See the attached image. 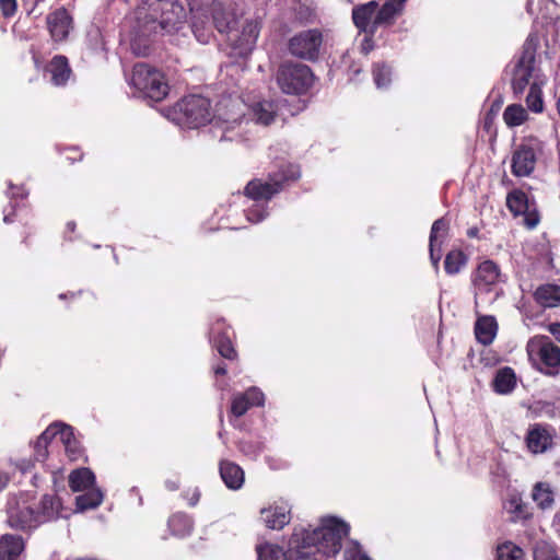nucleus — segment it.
<instances>
[{"mask_svg":"<svg viewBox=\"0 0 560 560\" xmlns=\"http://www.w3.org/2000/svg\"><path fill=\"white\" fill-rule=\"evenodd\" d=\"M77 223L74 221H68L65 228V238L69 242L75 240Z\"/></svg>","mask_w":560,"mask_h":560,"instance_id":"49","label":"nucleus"},{"mask_svg":"<svg viewBox=\"0 0 560 560\" xmlns=\"http://www.w3.org/2000/svg\"><path fill=\"white\" fill-rule=\"evenodd\" d=\"M5 483H7V478L0 476V490L5 486Z\"/></svg>","mask_w":560,"mask_h":560,"instance_id":"59","label":"nucleus"},{"mask_svg":"<svg viewBox=\"0 0 560 560\" xmlns=\"http://www.w3.org/2000/svg\"><path fill=\"white\" fill-rule=\"evenodd\" d=\"M46 25L51 39L62 43L73 28V18L65 7H60L47 14Z\"/></svg>","mask_w":560,"mask_h":560,"instance_id":"14","label":"nucleus"},{"mask_svg":"<svg viewBox=\"0 0 560 560\" xmlns=\"http://www.w3.org/2000/svg\"><path fill=\"white\" fill-rule=\"evenodd\" d=\"M499 394H509L514 387H494Z\"/></svg>","mask_w":560,"mask_h":560,"instance_id":"54","label":"nucleus"},{"mask_svg":"<svg viewBox=\"0 0 560 560\" xmlns=\"http://www.w3.org/2000/svg\"><path fill=\"white\" fill-rule=\"evenodd\" d=\"M526 441L532 452L541 453L547 448L550 442V435L545 429L536 427L528 432Z\"/></svg>","mask_w":560,"mask_h":560,"instance_id":"29","label":"nucleus"},{"mask_svg":"<svg viewBox=\"0 0 560 560\" xmlns=\"http://www.w3.org/2000/svg\"><path fill=\"white\" fill-rule=\"evenodd\" d=\"M474 331L479 343L483 346L491 345L498 331L495 317L491 315L479 316L475 323Z\"/></svg>","mask_w":560,"mask_h":560,"instance_id":"21","label":"nucleus"},{"mask_svg":"<svg viewBox=\"0 0 560 560\" xmlns=\"http://www.w3.org/2000/svg\"><path fill=\"white\" fill-rule=\"evenodd\" d=\"M406 1L387 0L381 8L378 7L374 16V24H376L377 28L393 25L396 19L402 14Z\"/></svg>","mask_w":560,"mask_h":560,"instance_id":"18","label":"nucleus"},{"mask_svg":"<svg viewBox=\"0 0 560 560\" xmlns=\"http://www.w3.org/2000/svg\"><path fill=\"white\" fill-rule=\"evenodd\" d=\"M268 215L267 208L261 206H253L252 208L247 209L246 217L248 221L253 223H258L262 221Z\"/></svg>","mask_w":560,"mask_h":560,"instance_id":"45","label":"nucleus"},{"mask_svg":"<svg viewBox=\"0 0 560 560\" xmlns=\"http://www.w3.org/2000/svg\"><path fill=\"white\" fill-rule=\"evenodd\" d=\"M548 331L560 342V322L550 323L547 326Z\"/></svg>","mask_w":560,"mask_h":560,"instance_id":"50","label":"nucleus"},{"mask_svg":"<svg viewBox=\"0 0 560 560\" xmlns=\"http://www.w3.org/2000/svg\"><path fill=\"white\" fill-rule=\"evenodd\" d=\"M173 114L178 125L189 129L199 128L212 119L211 103L201 95H187L175 104Z\"/></svg>","mask_w":560,"mask_h":560,"instance_id":"4","label":"nucleus"},{"mask_svg":"<svg viewBox=\"0 0 560 560\" xmlns=\"http://www.w3.org/2000/svg\"><path fill=\"white\" fill-rule=\"evenodd\" d=\"M266 525L271 529H281L290 522L289 513L276 510L265 518Z\"/></svg>","mask_w":560,"mask_h":560,"instance_id":"40","label":"nucleus"},{"mask_svg":"<svg viewBox=\"0 0 560 560\" xmlns=\"http://www.w3.org/2000/svg\"><path fill=\"white\" fill-rule=\"evenodd\" d=\"M535 560H560L555 549L547 544H542L536 547L534 551Z\"/></svg>","mask_w":560,"mask_h":560,"instance_id":"42","label":"nucleus"},{"mask_svg":"<svg viewBox=\"0 0 560 560\" xmlns=\"http://www.w3.org/2000/svg\"><path fill=\"white\" fill-rule=\"evenodd\" d=\"M173 9H177L180 13L184 11V8L178 3H173Z\"/></svg>","mask_w":560,"mask_h":560,"instance_id":"61","label":"nucleus"},{"mask_svg":"<svg viewBox=\"0 0 560 560\" xmlns=\"http://www.w3.org/2000/svg\"><path fill=\"white\" fill-rule=\"evenodd\" d=\"M0 10L4 18H12L18 10L16 0H0Z\"/></svg>","mask_w":560,"mask_h":560,"instance_id":"47","label":"nucleus"},{"mask_svg":"<svg viewBox=\"0 0 560 560\" xmlns=\"http://www.w3.org/2000/svg\"><path fill=\"white\" fill-rule=\"evenodd\" d=\"M264 394L257 387H249L244 394L234 398L231 411L236 417H242L252 406L264 404Z\"/></svg>","mask_w":560,"mask_h":560,"instance_id":"20","label":"nucleus"},{"mask_svg":"<svg viewBox=\"0 0 560 560\" xmlns=\"http://www.w3.org/2000/svg\"><path fill=\"white\" fill-rule=\"evenodd\" d=\"M191 28L195 34V36L198 38V40H201V38L205 36V30L206 25L209 20V9L199 7V8H191Z\"/></svg>","mask_w":560,"mask_h":560,"instance_id":"31","label":"nucleus"},{"mask_svg":"<svg viewBox=\"0 0 560 560\" xmlns=\"http://www.w3.org/2000/svg\"><path fill=\"white\" fill-rule=\"evenodd\" d=\"M468 256L462 249L450 250L444 259V270L448 276H455L466 267Z\"/></svg>","mask_w":560,"mask_h":560,"instance_id":"26","label":"nucleus"},{"mask_svg":"<svg viewBox=\"0 0 560 560\" xmlns=\"http://www.w3.org/2000/svg\"><path fill=\"white\" fill-rule=\"evenodd\" d=\"M450 222L444 217L435 220L431 226L429 242L431 246H439V252L448 235Z\"/></svg>","mask_w":560,"mask_h":560,"instance_id":"30","label":"nucleus"},{"mask_svg":"<svg viewBox=\"0 0 560 560\" xmlns=\"http://www.w3.org/2000/svg\"><path fill=\"white\" fill-rule=\"evenodd\" d=\"M527 119L528 113L521 104L508 105L503 112V120L510 128L518 127Z\"/></svg>","mask_w":560,"mask_h":560,"instance_id":"28","label":"nucleus"},{"mask_svg":"<svg viewBox=\"0 0 560 560\" xmlns=\"http://www.w3.org/2000/svg\"><path fill=\"white\" fill-rule=\"evenodd\" d=\"M258 560H284L283 550L275 545H264L257 547Z\"/></svg>","mask_w":560,"mask_h":560,"instance_id":"39","label":"nucleus"},{"mask_svg":"<svg viewBox=\"0 0 560 560\" xmlns=\"http://www.w3.org/2000/svg\"><path fill=\"white\" fill-rule=\"evenodd\" d=\"M32 234V231L31 229H28L26 232H25V235L23 237V243H26L27 242V238L31 236Z\"/></svg>","mask_w":560,"mask_h":560,"instance_id":"57","label":"nucleus"},{"mask_svg":"<svg viewBox=\"0 0 560 560\" xmlns=\"http://www.w3.org/2000/svg\"><path fill=\"white\" fill-rule=\"evenodd\" d=\"M558 110H559V114H560V96H559V100H558Z\"/></svg>","mask_w":560,"mask_h":560,"instance_id":"63","label":"nucleus"},{"mask_svg":"<svg viewBox=\"0 0 560 560\" xmlns=\"http://www.w3.org/2000/svg\"><path fill=\"white\" fill-rule=\"evenodd\" d=\"M542 154V142L536 137H524L511 152V173L515 177H530Z\"/></svg>","mask_w":560,"mask_h":560,"instance_id":"6","label":"nucleus"},{"mask_svg":"<svg viewBox=\"0 0 560 560\" xmlns=\"http://www.w3.org/2000/svg\"><path fill=\"white\" fill-rule=\"evenodd\" d=\"M94 481V474L89 468H79L69 475V486L74 492L88 489Z\"/></svg>","mask_w":560,"mask_h":560,"instance_id":"27","label":"nucleus"},{"mask_svg":"<svg viewBox=\"0 0 560 560\" xmlns=\"http://www.w3.org/2000/svg\"><path fill=\"white\" fill-rule=\"evenodd\" d=\"M515 512L522 513V505L521 504H515Z\"/></svg>","mask_w":560,"mask_h":560,"instance_id":"62","label":"nucleus"},{"mask_svg":"<svg viewBox=\"0 0 560 560\" xmlns=\"http://www.w3.org/2000/svg\"><path fill=\"white\" fill-rule=\"evenodd\" d=\"M538 47V37L530 34L523 44L521 56L513 69L511 85L514 94H522L528 85L530 86V79L538 77L539 68L536 60Z\"/></svg>","mask_w":560,"mask_h":560,"instance_id":"5","label":"nucleus"},{"mask_svg":"<svg viewBox=\"0 0 560 560\" xmlns=\"http://www.w3.org/2000/svg\"><path fill=\"white\" fill-rule=\"evenodd\" d=\"M348 532L346 523L330 520L327 525L314 530L313 542L318 544L324 552L336 555L341 549V540Z\"/></svg>","mask_w":560,"mask_h":560,"instance_id":"12","label":"nucleus"},{"mask_svg":"<svg viewBox=\"0 0 560 560\" xmlns=\"http://www.w3.org/2000/svg\"><path fill=\"white\" fill-rule=\"evenodd\" d=\"M23 549L24 544L20 536L7 534L0 538V560H16Z\"/></svg>","mask_w":560,"mask_h":560,"instance_id":"24","label":"nucleus"},{"mask_svg":"<svg viewBox=\"0 0 560 560\" xmlns=\"http://www.w3.org/2000/svg\"><path fill=\"white\" fill-rule=\"evenodd\" d=\"M209 341L223 359L231 362L238 360V352L235 348V332L224 318H217L211 324Z\"/></svg>","mask_w":560,"mask_h":560,"instance_id":"9","label":"nucleus"},{"mask_svg":"<svg viewBox=\"0 0 560 560\" xmlns=\"http://www.w3.org/2000/svg\"><path fill=\"white\" fill-rule=\"evenodd\" d=\"M102 500L103 493L100 490H91L84 494L77 497V509L79 511L94 509L101 504Z\"/></svg>","mask_w":560,"mask_h":560,"instance_id":"33","label":"nucleus"},{"mask_svg":"<svg viewBox=\"0 0 560 560\" xmlns=\"http://www.w3.org/2000/svg\"><path fill=\"white\" fill-rule=\"evenodd\" d=\"M429 252L431 262L433 267L438 269L441 260V250L439 252V246H431V243L429 242Z\"/></svg>","mask_w":560,"mask_h":560,"instance_id":"48","label":"nucleus"},{"mask_svg":"<svg viewBox=\"0 0 560 560\" xmlns=\"http://www.w3.org/2000/svg\"><path fill=\"white\" fill-rule=\"evenodd\" d=\"M13 214H14V210H13L12 212H10V213L4 214V217H3V221H4L5 223H11V222H13V219H12V215H13Z\"/></svg>","mask_w":560,"mask_h":560,"instance_id":"56","label":"nucleus"},{"mask_svg":"<svg viewBox=\"0 0 560 560\" xmlns=\"http://www.w3.org/2000/svg\"><path fill=\"white\" fill-rule=\"evenodd\" d=\"M373 79L377 88L387 86L390 82V68L384 62L374 63Z\"/></svg>","mask_w":560,"mask_h":560,"instance_id":"37","label":"nucleus"},{"mask_svg":"<svg viewBox=\"0 0 560 560\" xmlns=\"http://www.w3.org/2000/svg\"><path fill=\"white\" fill-rule=\"evenodd\" d=\"M523 550L510 541L498 546L497 549L498 560H523Z\"/></svg>","mask_w":560,"mask_h":560,"instance_id":"35","label":"nucleus"},{"mask_svg":"<svg viewBox=\"0 0 560 560\" xmlns=\"http://www.w3.org/2000/svg\"><path fill=\"white\" fill-rule=\"evenodd\" d=\"M276 82L284 94L304 95L313 88L315 74L307 65L284 61L277 69Z\"/></svg>","mask_w":560,"mask_h":560,"instance_id":"3","label":"nucleus"},{"mask_svg":"<svg viewBox=\"0 0 560 560\" xmlns=\"http://www.w3.org/2000/svg\"><path fill=\"white\" fill-rule=\"evenodd\" d=\"M35 448L37 450L38 453L42 452V454L44 453V446L43 444H37V442L35 443Z\"/></svg>","mask_w":560,"mask_h":560,"instance_id":"58","label":"nucleus"},{"mask_svg":"<svg viewBox=\"0 0 560 560\" xmlns=\"http://www.w3.org/2000/svg\"><path fill=\"white\" fill-rule=\"evenodd\" d=\"M58 434L67 447H70L72 442H75L72 428L66 423L58 422Z\"/></svg>","mask_w":560,"mask_h":560,"instance_id":"44","label":"nucleus"},{"mask_svg":"<svg viewBox=\"0 0 560 560\" xmlns=\"http://www.w3.org/2000/svg\"><path fill=\"white\" fill-rule=\"evenodd\" d=\"M478 234H479V229L476 226L467 230V236L469 238H476V237H478Z\"/></svg>","mask_w":560,"mask_h":560,"instance_id":"53","label":"nucleus"},{"mask_svg":"<svg viewBox=\"0 0 560 560\" xmlns=\"http://www.w3.org/2000/svg\"><path fill=\"white\" fill-rule=\"evenodd\" d=\"M373 36H370L368 35L364 40H363V44H362V48L363 50L368 54L370 49L373 48V39H372Z\"/></svg>","mask_w":560,"mask_h":560,"instance_id":"51","label":"nucleus"},{"mask_svg":"<svg viewBox=\"0 0 560 560\" xmlns=\"http://www.w3.org/2000/svg\"><path fill=\"white\" fill-rule=\"evenodd\" d=\"M215 30L221 34H230L238 23L235 2L233 0H212L208 5Z\"/></svg>","mask_w":560,"mask_h":560,"instance_id":"13","label":"nucleus"},{"mask_svg":"<svg viewBox=\"0 0 560 560\" xmlns=\"http://www.w3.org/2000/svg\"><path fill=\"white\" fill-rule=\"evenodd\" d=\"M353 560H371V559L365 553H362V552L358 551L353 556Z\"/></svg>","mask_w":560,"mask_h":560,"instance_id":"55","label":"nucleus"},{"mask_svg":"<svg viewBox=\"0 0 560 560\" xmlns=\"http://www.w3.org/2000/svg\"><path fill=\"white\" fill-rule=\"evenodd\" d=\"M527 352L546 375L560 373V348L546 335H536L527 342Z\"/></svg>","mask_w":560,"mask_h":560,"instance_id":"7","label":"nucleus"},{"mask_svg":"<svg viewBox=\"0 0 560 560\" xmlns=\"http://www.w3.org/2000/svg\"><path fill=\"white\" fill-rule=\"evenodd\" d=\"M278 114V106L272 101H260L250 106V116L255 122L262 126L272 124Z\"/></svg>","mask_w":560,"mask_h":560,"instance_id":"23","label":"nucleus"},{"mask_svg":"<svg viewBox=\"0 0 560 560\" xmlns=\"http://www.w3.org/2000/svg\"><path fill=\"white\" fill-rule=\"evenodd\" d=\"M46 70L50 74L51 84L55 86H65L72 74L69 60L63 55L54 56L48 62Z\"/></svg>","mask_w":560,"mask_h":560,"instance_id":"17","label":"nucleus"},{"mask_svg":"<svg viewBox=\"0 0 560 560\" xmlns=\"http://www.w3.org/2000/svg\"><path fill=\"white\" fill-rule=\"evenodd\" d=\"M58 434V422L49 425L45 432L37 439V444H43L44 453L39 454L42 457L46 456V448L48 443Z\"/></svg>","mask_w":560,"mask_h":560,"instance_id":"43","label":"nucleus"},{"mask_svg":"<svg viewBox=\"0 0 560 560\" xmlns=\"http://www.w3.org/2000/svg\"><path fill=\"white\" fill-rule=\"evenodd\" d=\"M500 278L499 265L491 259H486L477 266L472 275V283L479 291L489 292L500 282Z\"/></svg>","mask_w":560,"mask_h":560,"instance_id":"15","label":"nucleus"},{"mask_svg":"<svg viewBox=\"0 0 560 560\" xmlns=\"http://www.w3.org/2000/svg\"><path fill=\"white\" fill-rule=\"evenodd\" d=\"M220 474L225 485L231 489H238L244 482L243 470L233 463H221Z\"/></svg>","mask_w":560,"mask_h":560,"instance_id":"25","label":"nucleus"},{"mask_svg":"<svg viewBox=\"0 0 560 560\" xmlns=\"http://www.w3.org/2000/svg\"><path fill=\"white\" fill-rule=\"evenodd\" d=\"M11 527L16 529H28L40 523V515L31 506L11 510L8 518Z\"/></svg>","mask_w":560,"mask_h":560,"instance_id":"19","label":"nucleus"},{"mask_svg":"<svg viewBox=\"0 0 560 560\" xmlns=\"http://www.w3.org/2000/svg\"><path fill=\"white\" fill-rule=\"evenodd\" d=\"M533 499L541 509L548 508L553 501L551 491L548 488H544L542 483L535 486Z\"/></svg>","mask_w":560,"mask_h":560,"instance_id":"41","label":"nucleus"},{"mask_svg":"<svg viewBox=\"0 0 560 560\" xmlns=\"http://www.w3.org/2000/svg\"><path fill=\"white\" fill-rule=\"evenodd\" d=\"M535 302L544 308L560 306V287L553 283L540 284L533 293Z\"/></svg>","mask_w":560,"mask_h":560,"instance_id":"22","label":"nucleus"},{"mask_svg":"<svg viewBox=\"0 0 560 560\" xmlns=\"http://www.w3.org/2000/svg\"><path fill=\"white\" fill-rule=\"evenodd\" d=\"M260 28L261 23L256 19H252L245 21L241 32H238L235 26L234 31H231V33L226 35L228 42L236 55L240 57H246L253 51L260 33Z\"/></svg>","mask_w":560,"mask_h":560,"instance_id":"11","label":"nucleus"},{"mask_svg":"<svg viewBox=\"0 0 560 560\" xmlns=\"http://www.w3.org/2000/svg\"><path fill=\"white\" fill-rule=\"evenodd\" d=\"M45 1L46 0H34V7L31 12H33L38 4L44 3Z\"/></svg>","mask_w":560,"mask_h":560,"instance_id":"60","label":"nucleus"},{"mask_svg":"<svg viewBox=\"0 0 560 560\" xmlns=\"http://www.w3.org/2000/svg\"><path fill=\"white\" fill-rule=\"evenodd\" d=\"M516 382L514 370L510 366H503L495 372L491 385H516Z\"/></svg>","mask_w":560,"mask_h":560,"instance_id":"38","label":"nucleus"},{"mask_svg":"<svg viewBox=\"0 0 560 560\" xmlns=\"http://www.w3.org/2000/svg\"><path fill=\"white\" fill-rule=\"evenodd\" d=\"M131 86L152 102H162L170 92L165 74L147 62H137L132 68Z\"/></svg>","mask_w":560,"mask_h":560,"instance_id":"2","label":"nucleus"},{"mask_svg":"<svg viewBox=\"0 0 560 560\" xmlns=\"http://www.w3.org/2000/svg\"><path fill=\"white\" fill-rule=\"evenodd\" d=\"M60 502L54 497L44 495L40 501V510L36 511L40 515V523L52 520L59 515Z\"/></svg>","mask_w":560,"mask_h":560,"instance_id":"32","label":"nucleus"},{"mask_svg":"<svg viewBox=\"0 0 560 560\" xmlns=\"http://www.w3.org/2000/svg\"><path fill=\"white\" fill-rule=\"evenodd\" d=\"M324 35L319 28L301 31L288 42L289 52L302 60L316 61L320 55Z\"/></svg>","mask_w":560,"mask_h":560,"instance_id":"8","label":"nucleus"},{"mask_svg":"<svg viewBox=\"0 0 560 560\" xmlns=\"http://www.w3.org/2000/svg\"><path fill=\"white\" fill-rule=\"evenodd\" d=\"M526 105L534 113H541L544 109L542 92L537 82H533L526 96Z\"/></svg>","mask_w":560,"mask_h":560,"instance_id":"34","label":"nucleus"},{"mask_svg":"<svg viewBox=\"0 0 560 560\" xmlns=\"http://www.w3.org/2000/svg\"><path fill=\"white\" fill-rule=\"evenodd\" d=\"M213 373L218 375H225L226 374V366L223 363H219L215 366H213Z\"/></svg>","mask_w":560,"mask_h":560,"instance_id":"52","label":"nucleus"},{"mask_svg":"<svg viewBox=\"0 0 560 560\" xmlns=\"http://www.w3.org/2000/svg\"><path fill=\"white\" fill-rule=\"evenodd\" d=\"M85 298V300L88 302H92V301H95L96 300V296L94 293L90 292V291H84V290H79L77 292H73V291H69L67 293H61L59 294V299L61 300H71V301H74L77 300L78 298Z\"/></svg>","mask_w":560,"mask_h":560,"instance_id":"46","label":"nucleus"},{"mask_svg":"<svg viewBox=\"0 0 560 560\" xmlns=\"http://www.w3.org/2000/svg\"><path fill=\"white\" fill-rule=\"evenodd\" d=\"M505 205L514 218H524L527 229L533 230L540 222V213L535 200H530L521 188H514L506 194Z\"/></svg>","mask_w":560,"mask_h":560,"instance_id":"10","label":"nucleus"},{"mask_svg":"<svg viewBox=\"0 0 560 560\" xmlns=\"http://www.w3.org/2000/svg\"><path fill=\"white\" fill-rule=\"evenodd\" d=\"M301 178V166L285 158H276L265 178H253L244 187V195L254 201L268 202Z\"/></svg>","mask_w":560,"mask_h":560,"instance_id":"1","label":"nucleus"},{"mask_svg":"<svg viewBox=\"0 0 560 560\" xmlns=\"http://www.w3.org/2000/svg\"><path fill=\"white\" fill-rule=\"evenodd\" d=\"M481 133L482 136H487L491 143H493L497 140L498 130L495 127V112L493 109V106L483 117L481 124Z\"/></svg>","mask_w":560,"mask_h":560,"instance_id":"36","label":"nucleus"},{"mask_svg":"<svg viewBox=\"0 0 560 560\" xmlns=\"http://www.w3.org/2000/svg\"><path fill=\"white\" fill-rule=\"evenodd\" d=\"M378 3L375 0L355 5L352 9V21L359 32L374 36L377 31V26L374 24V16L376 15Z\"/></svg>","mask_w":560,"mask_h":560,"instance_id":"16","label":"nucleus"}]
</instances>
